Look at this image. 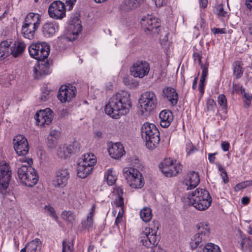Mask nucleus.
Segmentation results:
<instances>
[{"mask_svg":"<svg viewBox=\"0 0 252 252\" xmlns=\"http://www.w3.org/2000/svg\"><path fill=\"white\" fill-rule=\"evenodd\" d=\"M76 0H66L65 2L67 5L69 6V10L72 8L73 5L76 2Z\"/></svg>","mask_w":252,"mask_h":252,"instance_id":"nucleus-58","label":"nucleus"},{"mask_svg":"<svg viewBox=\"0 0 252 252\" xmlns=\"http://www.w3.org/2000/svg\"><path fill=\"white\" fill-rule=\"evenodd\" d=\"M121 194L119 193L117 195L114 201V204L118 207H122L124 205V199L122 196L123 191L121 189Z\"/></svg>","mask_w":252,"mask_h":252,"instance_id":"nucleus-45","label":"nucleus"},{"mask_svg":"<svg viewBox=\"0 0 252 252\" xmlns=\"http://www.w3.org/2000/svg\"><path fill=\"white\" fill-rule=\"evenodd\" d=\"M233 75L236 79H239L243 73V70L240 62H235L233 63Z\"/></svg>","mask_w":252,"mask_h":252,"instance_id":"nucleus-38","label":"nucleus"},{"mask_svg":"<svg viewBox=\"0 0 252 252\" xmlns=\"http://www.w3.org/2000/svg\"><path fill=\"white\" fill-rule=\"evenodd\" d=\"M48 12L51 18L56 20L62 19L65 16V5L61 1H54L49 6Z\"/></svg>","mask_w":252,"mask_h":252,"instance_id":"nucleus-12","label":"nucleus"},{"mask_svg":"<svg viewBox=\"0 0 252 252\" xmlns=\"http://www.w3.org/2000/svg\"><path fill=\"white\" fill-rule=\"evenodd\" d=\"M220 176L222 178L223 182L226 184L229 182V179L227 173L224 174H220Z\"/></svg>","mask_w":252,"mask_h":252,"instance_id":"nucleus-60","label":"nucleus"},{"mask_svg":"<svg viewBox=\"0 0 252 252\" xmlns=\"http://www.w3.org/2000/svg\"><path fill=\"white\" fill-rule=\"evenodd\" d=\"M203 247V252H221L219 247L212 243H208Z\"/></svg>","mask_w":252,"mask_h":252,"instance_id":"nucleus-40","label":"nucleus"},{"mask_svg":"<svg viewBox=\"0 0 252 252\" xmlns=\"http://www.w3.org/2000/svg\"><path fill=\"white\" fill-rule=\"evenodd\" d=\"M193 58L194 61H198L199 64L200 65L201 67L203 68L204 67L203 64L201 63V56L200 54L198 53H194L193 54Z\"/></svg>","mask_w":252,"mask_h":252,"instance_id":"nucleus-52","label":"nucleus"},{"mask_svg":"<svg viewBox=\"0 0 252 252\" xmlns=\"http://www.w3.org/2000/svg\"><path fill=\"white\" fill-rule=\"evenodd\" d=\"M197 232L190 239V247L193 250L197 248H202L210 235V228L205 222H200L197 225Z\"/></svg>","mask_w":252,"mask_h":252,"instance_id":"nucleus-5","label":"nucleus"},{"mask_svg":"<svg viewBox=\"0 0 252 252\" xmlns=\"http://www.w3.org/2000/svg\"><path fill=\"white\" fill-rule=\"evenodd\" d=\"M217 107L216 102L213 99L210 98L208 99L207 102V111H214L215 109Z\"/></svg>","mask_w":252,"mask_h":252,"instance_id":"nucleus-48","label":"nucleus"},{"mask_svg":"<svg viewBox=\"0 0 252 252\" xmlns=\"http://www.w3.org/2000/svg\"><path fill=\"white\" fill-rule=\"evenodd\" d=\"M22 162H26L28 165H23L18 168L17 175L21 182L25 186L32 187L38 181V176L34 168L31 166L32 160L31 158H20Z\"/></svg>","mask_w":252,"mask_h":252,"instance_id":"nucleus-3","label":"nucleus"},{"mask_svg":"<svg viewBox=\"0 0 252 252\" xmlns=\"http://www.w3.org/2000/svg\"><path fill=\"white\" fill-rule=\"evenodd\" d=\"M154 226L146 227L140 233V240L142 245L146 247L156 246L158 243V237L157 233L159 227L158 221H153Z\"/></svg>","mask_w":252,"mask_h":252,"instance_id":"nucleus-6","label":"nucleus"},{"mask_svg":"<svg viewBox=\"0 0 252 252\" xmlns=\"http://www.w3.org/2000/svg\"><path fill=\"white\" fill-rule=\"evenodd\" d=\"M37 67L33 68L34 77L39 79L50 73L49 63L47 61H38Z\"/></svg>","mask_w":252,"mask_h":252,"instance_id":"nucleus-20","label":"nucleus"},{"mask_svg":"<svg viewBox=\"0 0 252 252\" xmlns=\"http://www.w3.org/2000/svg\"><path fill=\"white\" fill-rule=\"evenodd\" d=\"M242 249L244 251H251L252 250V239L250 237H245L242 238L241 243Z\"/></svg>","mask_w":252,"mask_h":252,"instance_id":"nucleus-37","label":"nucleus"},{"mask_svg":"<svg viewBox=\"0 0 252 252\" xmlns=\"http://www.w3.org/2000/svg\"><path fill=\"white\" fill-rule=\"evenodd\" d=\"M11 44L10 40L2 41L0 44V60H3L10 54V46Z\"/></svg>","mask_w":252,"mask_h":252,"instance_id":"nucleus-31","label":"nucleus"},{"mask_svg":"<svg viewBox=\"0 0 252 252\" xmlns=\"http://www.w3.org/2000/svg\"><path fill=\"white\" fill-rule=\"evenodd\" d=\"M40 22V15L38 13L30 12L26 16L23 23L38 28Z\"/></svg>","mask_w":252,"mask_h":252,"instance_id":"nucleus-25","label":"nucleus"},{"mask_svg":"<svg viewBox=\"0 0 252 252\" xmlns=\"http://www.w3.org/2000/svg\"><path fill=\"white\" fill-rule=\"evenodd\" d=\"M138 102L143 114L150 113L157 107L158 104L157 95L152 91H146L142 94Z\"/></svg>","mask_w":252,"mask_h":252,"instance_id":"nucleus-7","label":"nucleus"},{"mask_svg":"<svg viewBox=\"0 0 252 252\" xmlns=\"http://www.w3.org/2000/svg\"><path fill=\"white\" fill-rule=\"evenodd\" d=\"M51 97V91L47 89H44L40 95L39 99L42 101H46Z\"/></svg>","mask_w":252,"mask_h":252,"instance_id":"nucleus-46","label":"nucleus"},{"mask_svg":"<svg viewBox=\"0 0 252 252\" xmlns=\"http://www.w3.org/2000/svg\"><path fill=\"white\" fill-rule=\"evenodd\" d=\"M76 94L75 87L68 85L61 86L58 93L57 97L62 103L69 102L74 98Z\"/></svg>","mask_w":252,"mask_h":252,"instance_id":"nucleus-14","label":"nucleus"},{"mask_svg":"<svg viewBox=\"0 0 252 252\" xmlns=\"http://www.w3.org/2000/svg\"><path fill=\"white\" fill-rule=\"evenodd\" d=\"M250 201V198L247 196H244L242 198L241 202L244 205H247Z\"/></svg>","mask_w":252,"mask_h":252,"instance_id":"nucleus-63","label":"nucleus"},{"mask_svg":"<svg viewBox=\"0 0 252 252\" xmlns=\"http://www.w3.org/2000/svg\"><path fill=\"white\" fill-rule=\"evenodd\" d=\"M140 23L147 34H158L160 27V20L158 18L148 15L142 17Z\"/></svg>","mask_w":252,"mask_h":252,"instance_id":"nucleus-10","label":"nucleus"},{"mask_svg":"<svg viewBox=\"0 0 252 252\" xmlns=\"http://www.w3.org/2000/svg\"><path fill=\"white\" fill-rule=\"evenodd\" d=\"M132 106L129 94L121 91L113 95L105 105V113L114 119L127 114Z\"/></svg>","mask_w":252,"mask_h":252,"instance_id":"nucleus-1","label":"nucleus"},{"mask_svg":"<svg viewBox=\"0 0 252 252\" xmlns=\"http://www.w3.org/2000/svg\"><path fill=\"white\" fill-rule=\"evenodd\" d=\"M157 7H161L166 4L167 0H153Z\"/></svg>","mask_w":252,"mask_h":252,"instance_id":"nucleus-54","label":"nucleus"},{"mask_svg":"<svg viewBox=\"0 0 252 252\" xmlns=\"http://www.w3.org/2000/svg\"><path fill=\"white\" fill-rule=\"evenodd\" d=\"M29 52L31 57L38 61L46 60L50 53V46L45 42H38L29 47Z\"/></svg>","mask_w":252,"mask_h":252,"instance_id":"nucleus-8","label":"nucleus"},{"mask_svg":"<svg viewBox=\"0 0 252 252\" xmlns=\"http://www.w3.org/2000/svg\"><path fill=\"white\" fill-rule=\"evenodd\" d=\"M79 162L84 164L86 163V164H89V165L94 168V165L96 163V160L94 155L86 154L82 156V158L80 159Z\"/></svg>","mask_w":252,"mask_h":252,"instance_id":"nucleus-33","label":"nucleus"},{"mask_svg":"<svg viewBox=\"0 0 252 252\" xmlns=\"http://www.w3.org/2000/svg\"><path fill=\"white\" fill-rule=\"evenodd\" d=\"M200 182V178L197 172L191 171L188 173L185 183L187 186V189L195 188Z\"/></svg>","mask_w":252,"mask_h":252,"instance_id":"nucleus-24","label":"nucleus"},{"mask_svg":"<svg viewBox=\"0 0 252 252\" xmlns=\"http://www.w3.org/2000/svg\"><path fill=\"white\" fill-rule=\"evenodd\" d=\"M77 26H78V27H77V31L76 32H73V35L75 36V37H73V40H75L76 38V37H77V36L78 35V33L80 32H81V31H82V26H81V25L80 24H79L77 25Z\"/></svg>","mask_w":252,"mask_h":252,"instance_id":"nucleus-57","label":"nucleus"},{"mask_svg":"<svg viewBox=\"0 0 252 252\" xmlns=\"http://www.w3.org/2000/svg\"><path fill=\"white\" fill-rule=\"evenodd\" d=\"M221 148L224 152H226L229 150L230 145L228 142L224 141L221 143Z\"/></svg>","mask_w":252,"mask_h":252,"instance_id":"nucleus-55","label":"nucleus"},{"mask_svg":"<svg viewBox=\"0 0 252 252\" xmlns=\"http://www.w3.org/2000/svg\"><path fill=\"white\" fill-rule=\"evenodd\" d=\"M208 74L207 67L204 66L202 68V72L199 83V91L203 94L204 93V83Z\"/></svg>","mask_w":252,"mask_h":252,"instance_id":"nucleus-35","label":"nucleus"},{"mask_svg":"<svg viewBox=\"0 0 252 252\" xmlns=\"http://www.w3.org/2000/svg\"><path fill=\"white\" fill-rule=\"evenodd\" d=\"M200 6L203 8L207 7L208 4V0H199Z\"/></svg>","mask_w":252,"mask_h":252,"instance_id":"nucleus-61","label":"nucleus"},{"mask_svg":"<svg viewBox=\"0 0 252 252\" xmlns=\"http://www.w3.org/2000/svg\"><path fill=\"white\" fill-rule=\"evenodd\" d=\"M93 167L89 164L78 163L77 167V176L78 177L84 179L88 176L92 171Z\"/></svg>","mask_w":252,"mask_h":252,"instance_id":"nucleus-30","label":"nucleus"},{"mask_svg":"<svg viewBox=\"0 0 252 252\" xmlns=\"http://www.w3.org/2000/svg\"><path fill=\"white\" fill-rule=\"evenodd\" d=\"M217 165L218 170L220 172V174H224L227 173L226 171L224 169L220 163H217Z\"/></svg>","mask_w":252,"mask_h":252,"instance_id":"nucleus-62","label":"nucleus"},{"mask_svg":"<svg viewBox=\"0 0 252 252\" xmlns=\"http://www.w3.org/2000/svg\"><path fill=\"white\" fill-rule=\"evenodd\" d=\"M62 252H73L74 248L72 242L64 239L63 241Z\"/></svg>","mask_w":252,"mask_h":252,"instance_id":"nucleus-41","label":"nucleus"},{"mask_svg":"<svg viewBox=\"0 0 252 252\" xmlns=\"http://www.w3.org/2000/svg\"><path fill=\"white\" fill-rule=\"evenodd\" d=\"M93 224L94 218L89 216H87V218L81 221L82 227L83 229H87L88 230L93 228Z\"/></svg>","mask_w":252,"mask_h":252,"instance_id":"nucleus-39","label":"nucleus"},{"mask_svg":"<svg viewBox=\"0 0 252 252\" xmlns=\"http://www.w3.org/2000/svg\"><path fill=\"white\" fill-rule=\"evenodd\" d=\"M104 178L106 180L109 185H114L117 180L116 172L113 171L112 169L107 170L105 173Z\"/></svg>","mask_w":252,"mask_h":252,"instance_id":"nucleus-34","label":"nucleus"},{"mask_svg":"<svg viewBox=\"0 0 252 252\" xmlns=\"http://www.w3.org/2000/svg\"><path fill=\"white\" fill-rule=\"evenodd\" d=\"M12 172L8 163L3 162L0 164V191L6 190L11 180Z\"/></svg>","mask_w":252,"mask_h":252,"instance_id":"nucleus-15","label":"nucleus"},{"mask_svg":"<svg viewBox=\"0 0 252 252\" xmlns=\"http://www.w3.org/2000/svg\"><path fill=\"white\" fill-rule=\"evenodd\" d=\"M14 150L20 156H25L29 151V143L27 138L22 135L15 136L13 139Z\"/></svg>","mask_w":252,"mask_h":252,"instance_id":"nucleus-13","label":"nucleus"},{"mask_svg":"<svg viewBox=\"0 0 252 252\" xmlns=\"http://www.w3.org/2000/svg\"><path fill=\"white\" fill-rule=\"evenodd\" d=\"M188 204L200 211L206 210L212 201L209 192L205 189H197L189 192L188 196Z\"/></svg>","mask_w":252,"mask_h":252,"instance_id":"nucleus-2","label":"nucleus"},{"mask_svg":"<svg viewBox=\"0 0 252 252\" xmlns=\"http://www.w3.org/2000/svg\"><path fill=\"white\" fill-rule=\"evenodd\" d=\"M215 13L220 16H225L226 12L224 10L223 5L222 4L218 5L215 9Z\"/></svg>","mask_w":252,"mask_h":252,"instance_id":"nucleus-49","label":"nucleus"},{"mask_svg":"<svg viewBox=\"0 0 252 252\" xmlns=\"http://www.w3.org/2000/svg\"><path fill=\"white\" fill-rule=\"evenodd\" d=\"M53 112L49 108L37 112L34 116L36 124L41 126L45 127L52 121Z\"/></svg>","mask_w":252,"mask_h":252,"instance_id":"nucleus-17","label":"nucleus"},{"mask_svg":"<svg viewBox=\"0 0 252 252\" xmlns=\"http://www.w3.org/2000/svg\"><path fill=\"white\" fill-rule=\"evenodd\" d=\"M108 152L110 156L115 159H119L125 154L124 147L121 143L112 144L108 149Z\"/></svg>","mask_w":252,"mask_h":252,"instance_id":"nucleus-22","label":"nucleus"},{"mask_svg":"<svg viewBox=\"0 0 252 252\" xmlns=\"http://www.w3.org/2000/svg\"><path fill=\"white\" fill-rule=\"evenodd\" d=\"M69 146H73V150H75L76 148L78 149L76 152H73V153H78L80 151V147L79 146V143L78 142L75 141L72 143V144L69 145Z\"/></svg>","mask_w":252,"mask_h":252,"instance_id":"nucleus-59","label":"nucleus"},{"mask_svg":"<svg viewBox=\"0 0 252 252\" xmlns=\"http://www.w3.org/2000/svg\"><path fill=\"white\" fill-rule=\"evenodd\" d=\"M162 95L164 98L166 99L171 106L177 105L178 101V94L175 89L171 87H166L163 89Z\"/></svg>","mask_w":252,"mask_h":252,"instance_id":"nucleus-19","label":"nucleus"},{"mask_svg":"<svg viewBox=\"0 0 252 252\" xmlns=\"http://www.w3.org/2000/svg\"><path fill=\"white\" fill-rule=\"evenodd\" d=\"M10 55L14 58H17L22 55L24 52L26 45L25 43L20 39H17L10 45Z\"/></svg>","mask_w":252,"mask_h":252,"instance_id":"nucleus-21","label":"nucleus"},{"mask_svg":"<svg viewBox=\"0 0 252 252\" xmlns=\"http://www.w3.org/2000/svg\"><path fill=\"white\" fill-rule=\"evenodd\" d=\"M11 75L7 74L2 75L0 77V84L5 87H7L10 84V81L11 80Z\"/></svg>","mask_w":252,"mask_h":252,"instance_id":"nucleus-43","label":"nucleus"},{"mask_svg":"<svg viewBox=\"0 0 252 252\" xmlns=\"http://www.w3.org/2000/svg\"><path fill=\"white\" fill-rule=\"evenodd\" d=\"M159 117L161 126L166 128L170 125L173 121L174 116L170 110L165 109L160 112Z\"/></svg>","mask_w":252,"mask_h":252,"instance_id":"nucleus-23","label":"nucleus"},{"mask_svg":"<svg viewBox=\"0 0 252 252\" xmlns=\"http://www.w3.org/2000/svg\"><path fill=\"white\" fill-rule=\"evenodd\" d=\"M218 102L222 109L226 112L227 109V99L224 94H220L218 96Z\"/></svg>","mask_w":252,"mask_h":252,"instance_id":"nucleus-42","label":"nucleus"},{"mask_svg":"<svg viewBox=\"0 0 252 252\" xmlns=\"http://www.w3.org/2000/svg\"><path fill=\"white\" fill-rule=\"evenodd\" d=\"M44 208L45 210H46L48 211L49 215L51 216H52L53 218H57L53 207H52V206H51L50 205H46L45 206Z\"/></svg>","mask_w":252,"mask_h":252,"instance_id":"nucleus-51","label":"nucleus"},{"mask_svg":"<svg viewBox=\"0 0 252 252\" xmlns=\"http://www.w3.org/2000/svg\"><path fill=\"white\" fill-rule=\"evenodd\" d=\"M250 183L249 181H246L238 184L234 188L235 191H238L242 189H245L250 187Z\"/></svg>","mask_w":252,"mask_h":252,"instance_id":"nucleus-47","label":"nucleus"},{"mask_svg":"<svg viewBox=\"0 0 252 252\" xmlns=\"http://www.w3.org/2000/svg\"><path fill=\"white\" fill-rule=\"evenodd\" d=\"M63 219L67 221L72 222L75 220V216L70 211H64L62 214Z\"/></svg>","mask_w":252,"mask_h":252,"instance_id":"nucleus-44","label":"nucleus"},{"mask_svg":"<svg viewBox=\"0 0 252 252\" xmlns=\"http://www.w3.org/2000/svg\"><path fill=\"white\" fill-rule=\"evenodd\" d=\"M216 154H217V153H215L213 154H208V159L211 163H214L215 160L216 159L215 155Z\"/></svg>","mask_w":252,"mask_h":252,"instance_id":"nucleus-56","label":"nucleus"},{"mask_svg":"<svg viewBox=\"0 0 252 252\" xmlns=\"http://www.w3.org/2000/svg\"><path fill=\"white\" fill-rule=\"evenodd\" d=\"M41 32L46 37L52 36L56 32L55 25L53 22H47L42 26Z\"/></svg>","mask_w":252,"mask_h":252,"instance_id":"nucleus-29","label":"nucleus"},{"mask_svg":"<svg viewBox=\"0 0 252 252\" xmlns=\"http://www.w3.org/2000/svg\"><path fill=\"white\" fill-rule=\"evenodd\" d=\"M124 174L127 183L132 188L140 189L144 186L143 177L137 169L134 168L125 169Z\"/></svg>","mask_w":252,"mask_h":252,"instance_id":"nucleus-9","label":"nucleus"},{"mask_svg":"<svg viewBox=\"0 0 252 252\" xmlns=\"http://www.w3.org/2000/svg\"><path fill=\"white\" fill-rule=\"evenodd\" d=\"M212 31L215 34L226 33V30L225 29H219L215 28L212 29Z\"/></svg>","mask_w":252,"mask_h":252,"instance_id":"nucleus-53","label":"nucleus"},{"mask_svg":"<svg viewBox=\"0 0 252 252\" xmlns=\"http://www.w3.org/2000/svg\"><path fill=\"white\" fill-rule=\"evenodd\" d=\"M149 71V63L146 61L137 62L133 64L130 70L131 75L140 78L147 75Z\"/></svg>","mask_w":252,"mask_h":252,"instance_id":"nucleus-16","label":"nucleus"},{"mask_svg":"<svg viewBox=\"0 0 252 252\" xmlns=\"http://www.w3.org/2000/svg\"><path fill=\"white\" fill-rule=\"evenodd\" d=\"M38 28L23 23L21 29V33L23 37L30 40L34 37L35 32Z\"/></svg>","mask_w":252,"mask_h":252,"instance_id":"nucleus-28","label":"nucleus"},{"mask_svg":"<svg viewBox=\"0 0 252 252\" xmlns=\"http://www.w3.org/2000/svg\"><path fill=\"white\" fill-rule=\"evenodd\" d=\"M27 252H40L41 249V242L36 238L26 245Z\"/></svg>","mask_w":252,"mask_h":252,"instance_id":"nucleus-32","label":"nucleus"},{"mask_svg":"<svg viewBox=\"0 0 252 252\" xmlns=\"http://www.w3.org/2000/svg\"><path fill=\"white\" fill-rule=\"evenodd\" d=\"M73 146L61 145L58 149L57 155L60 158L65 159L69 157L73 152H76L77 148L73 150Z\"/></svg>","mask_w":252,"mask_h":252,"instance_id":"nucleus-27","label":"nucleus"},{"mask_svg":"<svg viewBox=\"0 0 252 252\" xmlns=\"http://www.w3.org/2000/svg\"><path fill=\"white\" fill-rule=\"evenodd\" d=\"M244 97L246 98V100L244 102V106L248 107L251 104V101H252V94L248 93L244 94Z\"/></svg>","mask_w":252,"mask_h":252,"instance_id":"nucleus-50","label":"nucleus"},{"mask_svg":"<svg viewBox=\"0 0 252 252\" xmlns=\"http://www.w3.org/2000/svg\"><path fill=\"white\" fill-rule=\"evenodd\" d=\"M246 4L248 8L252 10V0H246Z\"/></svg>","mask_w":252,"mask_h":252,"instance_id":"nucleus-64","label":"nucleus"},{"mask_svg":"<svg viewBox=\"0 0 252 252\" xmlns=\"http://www.w3.org/2000/svg\"><path fill=\"white\" fill-rule=\"evenodd\" d=\"M141 132L148 149H154L158 146L160 141L159 132L154 124L145 123L141 127Z\"/></svg>","mask_w":252,"mask_h":252,"instance_id":"nucleus-4","label":"nucleus"},{"mask_svg":"<svg viewBox=\"0 0 252 252\" xmlns=\"http://www.w3.org/2000/svg\"><path fill=\"white\" fill-rule=\"evenodd\" d=\"M70 178L68 170L64 168H59L56 173V176L52 181L55 188H63L66 186Z\"/></svg>","mask_w":252,"mask_h":252,"instance_id":"nucleus-18","label":"nucleus"},{"mask_svg":"<svg viewBox=\"0 0 252 252\" xmlns=\"http://www.w3.org/2000/svg\"><path fill=\"white\" fill-rule=\"evenodd\" d=\"M140 215L143 221L149 222L152 217V210L150 208L145 207L141 210Z\"/></svg>","mask_w":252,"mask_h":252,"instance_id":"nucleus-36","label":"nucleus"},{"mask_svg":"<svg viewBox=\"0 0 252 252\" xmlns=\"http://www.w3.org/2000/svg\"><path fill=\"white\" fill-rule=\"evenodd\" d=\"M142 0H124L119 9L124 12H128L139 6Z\"/></svg>","mask_w":252,"mask_h":252,"instance_id":"nucleus-26","label":"nucleus"},{"mask_svg":"<svg viewBox=\"0 0 252 252\" xmlns=\"http://www.w3.org/2000/svg\"><path fill=\"white\" fill-rule=\"evenodd\" d=\"M159 168L166 177L176 176L182 171L181 164L176 161L174 162L170 159H165L160 163Z\"/></svg>","mask_w":252,"mask_h":252,"instance_id":"nucleus-11","label":"nucleus"}]
</instances>
